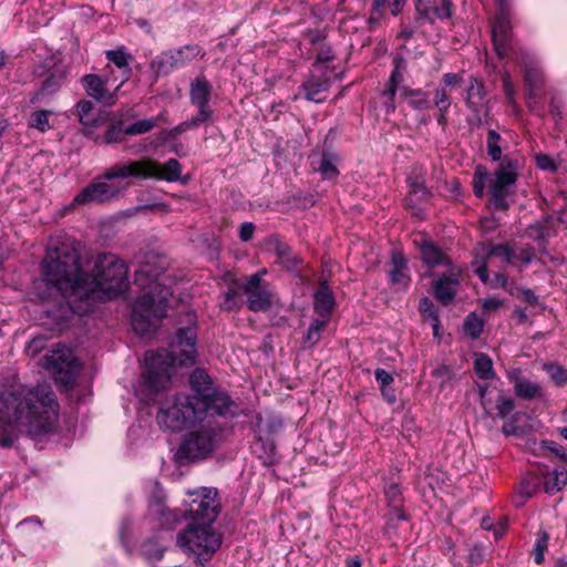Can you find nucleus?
<instances>
[{"mask_svg": "<svg viewBox=\"0 0 567 567\" xmlns=\"http://www.w3.org/2000/svg\"><path fill=\"white\" fill-rule=\"evenodd\" d=\"M41 277L33 282V293L43 302H54L56 309L47 313L58 322L75 313L90 311L85 272L78 247L71 243L49 246L40 266Z\"/></svg>", "mask_w": 567, "mask_h": 567, "instance_id": "1", "label": "nucleus"}, {"mask_svg": "<svg viewBox=\"0 0 567 567\" xmlns=\"http://www.w3.org/2000/svg\"><path fill=\"white\" fill-rule=\"evenodd\" d=\"M189 384L192 394H176L162 403L156 415L162 427L178 432L210 416L235 415L236 402L214 384L205 370L195 369L189 377Z\"/></svg>", "mask_w": 567, "mask_h": 567, "instance_id": "2", "label": "nucleus"}, {"mask_svg": "<svg viewBox=\"0 0 567 567\" xmlns=\"http://www.w3.org/2000/svg\"><path fill=\"white\" fill-rule=\"evenodd\" d=\"M58 415L55 395L45 385L3 394L0 398V446H12L20 427L34 439L52 432Z\"/></svg>", "mask_w": 567, "mask_h": 567, "instance_id": "3", "label": "nucleus"}, {"mask_svg": "<svg viewBox=\"0 0 567 567\" xmlns=\"http://www.w3.org/2000/svg\"><path fill=\"white\" fill-rule=\"evenodd\" d=\"M169 275L162 274L155 277L150 275L147 267L135 270V284L143 289V293L136 299L132 327L141 336L151 333L158 321L166 316L167 303L173 295Z\"/></svg>", "mask_w": 567, "mask_h": 567, "instance_id": "4", "label": "nucleus"}, {"mask_svg": "<svg viewBox=\"0 0 567 567\" xmlns=\"http://www.w3.org/2000/svg\"><path fill=\"white\" fill-rule=\"evenodd\" d=\"M196 333L193 328H182L177 331L176 340L169 350L159 349L145 352V372L143 378L147 385L158 392L167 385L172 378V369L178 365H189L196 358Z\"/></svg>", "mask_w": 567, "mask_h": 567, "instance_id": "5", "label": "nucleus"}, {"mask_svg": "<svg viewBox=\"0 0 567 567\" xmlns=\"http://www.w3.org/2000/svg\"><path fill=\"white\" fill-rule=\"evenodd\" d=\"M87 302L92 309L94 299H112L123 292L127 286V267L124 261L111 254L99 255L93 262L91 274L85 272Z\"/></svg>", "mask_w": 567, "mask_h": 567, "instance_id": "6", "label": "nucleus"}, {"mask_svg": "<svg viewBox=\"0 0 567 567\" xmlns=\"http://www.w3.org/2000/svg\"><path fill=\"white\" fill-rule=\"evenodd\" d=\"M523 166V158L519 156H504L494 172V177L483 166H477L473 175V192L477 197H483L487 184L489 185L491 200L495 208L506 209L507 197L511 187L515 185L518 171Z\"/></svg>", "mask_w": 567, "mask_h": 567, "instance_id": "7", "label": "nucleus"}, {"mask_svg": "<svg viewBox=\"0 0 567 567\" xmlns=\"http://www.w3.org/2000/svg\"><path fill=\"white\" fill-rule=\"evenodd\" d=\"M182 165L175 158H169L165 164L152 159L131 161L116 164L105 172L106 179L136 177L142 179H158L177 182L181 179Z\"/></svg>", "mask_w": 567, "mask_h": 567, "instance_id": "8", "label": "nucleus"}, {"mask_svg": "<svg viewBox=\"0 0 567 567\" xmlns=\"http://www.w3.org/2000/svg\"><path fill=\"white\" fill-rule=\"evenodd\" d=\"M176 542L185 553L193 555L203 565L220 547L221 535L212 525L190 524L178 533Z\"/></svg>", "mask_w": 567, "mask_h": 567, "instance_id": "9", "label": "nucleus"}, {"mask_svg": "<svg viewBox=\"0 0 567 567\" xmlns=\"http://www.w3.org/2000/svg\"><path fill=\"white\" fill-rule=\"evenodd\" d=\"M221 440V427L210 420L198 430L185 435L178 450L181 463L204 460L209 456Z\"/></svg>", "mask_w": 567, "mask_h": 567, "instance_id": "10", "label": "nucleus"}, {"mask_svg": "<svg viewBox=\"0 0 567 567\" xmlns=\"http://www.w3.org/2000/svg\"><path fill=\"white\" fill-rule=\"evenodd\" d=\"M44 368L53 375L56 383L66 389L73 385L80 370L72 350L64 346H58L45 355Z\"/></svg>", "mask_w": 567, "mask_h": 567, "instance_id": "11", "label": "nucleus"}, {"mask_svg": "<svg viewBox=\"0 0 567 567\" xmlns=\"http://www.w3.org/2000/svg\"><path fill=\"white\" fill-rule=\"evenodd\" d=\"M192 497L186 509L187 518L192 524L212 525L220 511V503L217 499V489L213 487H200L196 492H189Z\"/></svg>", "mask_w": 567, "mask_h": 567, "instance_id": "12", "label": "nucleus"}, {"mask_svg": "<svg viewBox=\"0 0 567 567\" xmlns=\"http://www.w3.org/2000/svg\"><path fill=\"white\" fill-rule=\"evenodd\" d=\"M66 66L56 58L45 59L41 64L34 68L37 76H45L41 87L33 94L31 102L33 104L42 103L48 96L56 93L66 79Z\"/></svg>", "mask_w": 567, "mask_h": 567, "instance_id": "13", "label": "nucleus"}, {"mask_svg": "<svg viewBox=\"0 0 567 567\" xmlns=\"http://www.w3.org/2000/svg\"><path fill=\"white\" fill-rule=\"evenodd\" d=\"M197 56H204V51L198 44H186L181 48L162 52L151 62V69L158 76L167 74L175 69L183 68Z\"/></svg>", "mask_w": 567, "mask_h": 567, "instance_id": "14", "label": "nucleus"}, {"mask_svg": "<svg viewBox=\"0 0 567 567\" xmlns=\"http://www.w3.org/2000/svg\"><path fill=\"white\" fill-rule=\"evenodd\" d=\"M516 250L508 244L494 245L491 243L478 244L474 249V260L472 265L475 267V274L483 284H487L489 274L487 270V260L491 257L499 258L506 265L515 264Z\"/></svg>", "mask_w": 567, "mask_h": 567, "instance_id": "15", "label": "nucleus"}, {"mask_svg": "<svg viewBox=\"0 0 567 567\" xmlns=\"http://www.w3.org/2000/svg\"><path fill=\"white\" fill-rule=\"evenodd\" d=\"M492 38L495 52L499 59H504L514 52L509 16L504 9H501V12L492 22Z\"/></svg>", "mask_w": 567, "mask_h": 567, "instance_id": "16", "label": "nucleus"}, {"mask_svg": "<svg viewBox=\"0 0 567 567\" xmlns=\"http://www.w3.org/2000/svg\"><path fill=\"white\" fill-rule=\"evenodd\" d=\"M104 181H97L84 187L73 199L74 205L100 204L117 196L121 189L111 183H107L105 174Z\"/></svg>", "mask_w": 567, "mask_h": 567, "instance_id": "17", "label": "nucleus"}, {"mask_svg": "<svg viewBox=\"0 0 567 567\" xmlns=\"http://www.w3.org/2000/svg\"><path fill=\"white\" fill-rule=\"evenodd\" d=\"M109 81V78L103 79L97 74H86L82 78L81 83L90 97L107 106H112L117 100L118 90L115 87L114 91L111 92L107 89Z\"/></svg>", "mask_w": 567, "mask_h": 567, "instance_id": "18", "label": "nucleus"}, {"mask_svg": "<svg viewBox=\"0 0 567 567\" xmlns=\"http://www.w3.org/2000/svg\"><path fill=\"white\" fill-rule=\"evenodd\" d=\"M243 291L247 295V306L251 311H267L272 305V295L259 285L258 276H249Z\"/></svg>", "mask_w": 567, "mask_h": 567, "instance_id": "19", "label": "nucleus"}, {"mask_svg": "<svg viewBox=\"0 0 567 567\" xmlns=\"http://www.w3.org/2000/svg\"><path fill=\"white\" fill-rule=\"evenodd\" d=\"M522 60L525 68V85L527 91V105L528 107L537 112V90L543 83V72L538 68L537 62L533 56H529L528 54L522 53Z\"/></svg>", "mask_w": 567, "mask_h": 567, "instance_id": "20", "label": "nucleus"}, {"mask_svg": "<svg viewBox=\"0 0 567 567\" xmlns=\"http://www.w3.org/2000/svg\"><path fill=\"white\" fill-rule=\"evenodd\" d=\"M190 102L198 109L197 115L202 118L209 121L213 115V110L209 106L212 95V85L205 78H196L190 83Z\"/></svg>", "mask_w": 567, "mask_h": 567, "instance_id": "21", "label": "nucleus"}, {"mask_svg": "<svg viewBox=\"0 0 567 567\" xmlns=\"http://www.w3.org/2000/svg\"><path fill=\"white\" fill-rule=\"evenodd\" d=\"M460 270L451 268L435 282V297L444 306L455 297L458 287Z\"/></svg>", "mask_w": 567, "mask_h": 567, "instance_id": "22", "label": "nucleus"}, {"mask_svg": "<svg viewBox=\"0 0 567 567\" xmlns=\"http://www.w3.org/2000/svg\"><path fill=\"white\" fill-rule=\"evenodd\" d=\"M150 514L158 519L163 528L172 529L181 523L182 518H187L186 511L171 509L159 499L153 501L150 505Z\"/></svg>", "mask_w": 567, "mask_h": 567, "instance_id": "23", "label": "nucleus"}, {"mask_svg": "<svg viewBox=\"0 0 567 567\" xmlns=\"http://www.w3.org/2000/svg\"><path fill=\"white\" fill-rule=\"evenodd\" d=\"M416 10L429 20L447 19L452 16L451 0H419Z\"/></svg>", "mask_w": 567, "mask_h": 567, "instance_id": "24", "label": "nucleus"}, {"mask_svg": "<svg viewBox=\"0 0 567 567\" xmlns=\"http://www.w3.org/2000/svg\"><path fill=\"white\" fill-rule=\"evenodd\" d=\"M390 281L401 288H406L410 281L408 275L406 260L399 251H393L391 256V269L389 271Z\"/></svg>", "mask_w": 567, "mask_h": 567, "instance_id": "25", "label": "nucleus"}, {"mask_svg": "<svg viewBox=\"0 0 567 567\" xmlns=\"http://www.w3.org/2000/svg\"><path fill=\"white\" fill-rule=\"evenodd\" d=\"M269 243L277 256V264L287 270H292L297 267L299 259L292 254L291 248L286 243L277 237L271 238Z\"/></svg>", "mask_w": 567, "mask_h": 567, "instance_id": "26", "label": "nucleus"}, {"mask_svg": "<svg viewBox=\"0 0 567 567\" xmlns=\"http://www.w3.org/2000/svg\"><path fill=\"white\" fill-rule=\"evenodd\" d=\"M105 56L121 70V82L116 86V90H120L131 78L132 70L128 66L130 54L124 50V48H120L106 51Z\"/></svg>", "mask_w": 567, "mask_h": 567, "instance_id": "27", "label": "nucleus"}, {"mask_svg": "<svg viewBox=\"0 0 567 567\" xmlns=\"http://www.w3.org/2000/svg\"><path fill=\"white\" fill-rule=\"evenodd\" d=\"M466 104L475 113H480L485 105V89L476 78H471L466 91Z\"/></svg>", "mask_w": 567, "mask_h": 567, "instance_id": "28", "label": "nucleus"}, {"mask_svg": "<svg viewBox=\"0 0 567 567\" xmlns=\"http://www.w3.org/2000/svg\"><path fill=\"white\" fill-rule=\"evenodd\" d=\"M315 310L324 319L329 320L330 313L334 307V298L326 284L321 285L315 293Z\"/></svg>", "mask_w": 567, "mask_h": 567, "instance_id": "29", "label": "nucleus"}, {"mask_svg": "<svg viewBox=\"0 0 567 567\" xmlns=\"http://www.w3.org/2000/svg\"><path fill=\"white\" fill-rule=\"evenodd\" d=\"M543 484L545 492L548 494H555L561 491L567 484V470L558 466L546 472L543 476Z\"/></svg>", "mask_w": 567, "mask_h": 567, "instance_id": "30", "label": "nucleus"}, {"mask_svg": "<svg viewBox=\"0 0 567 567\" xmlns=\"http://www.w3.org/2000/svg\"><path fill=\"white\" fill-rule=\"evenodd\" d=\"M329 89V80H319L311 78L302 84L305 97L309 101L321 103L326 100L323 95Z\"/></svg>", "mask_w": 567, "mask_h": 567, "instance_id": "31", "label": "nucleus"}, {"mask_svg": "<svg viewBox=\"0 0 567 567\" xmlns=\"http://www.w3.org/2000/svg\"><path fill=\"white\" fill-rule=\"evenodd\" d=\"M421 256L423 261L430 267L450 265V258L431 241H426L421 246Z\"/></svg>", "mask_w": 567, "mask_h": 567, "instance_id": "32", "label": "nucleus"}, {"mask_svg": "<svg viewBox=\"0 0 567 567\" xmlns=\"http://www.w3.org/2000/svg\"><path fill=\"white\" fill-rule=\"evenodd\" d=\"M474 371L478 378L492 380L496 377L492 359L483 352L474 353Z\"/></svg>", "mask_w": 567, "mask_h": 567, "instance_id": "33", "label": "nucleus"}, {"mask_svg": "<svg viewBox=\"0 0 567 567\" xmlns=\"http://www.w3.org/2000/svg\"><path fill=\"white\" fill-rule=\"evenodd\" d=\"M123 113L118 114V118H114L110 124L104 135L106 144L122 143L125 140L126 126L123 125Z\"/></svg>", "mask_w": 567, "mask_h": 567, "instance_id": "34", "label": "nucleus"}, {"mask_svg": "<svg viewBox=\"0 0 567 567\" xmlns=\"http://www.w3.org/2000/svg\"><path fill=\"white\" fill-rule=\"evenodd\" d=\"M515 393L517 396L527 400H533L543 395L540 385L526 379H517L515 381Z\"/></svg>", "mask_w": 567, "mask_h": 567, "instance_id": "35", "label": "nucleus"}, {"mask_svg": "<svg viewBox=\"0 0 567 567\" xmlns=\"http://www.w3.org/2000/svg\"><path fill=\"white\" fill-rule=\"evenodd\" d=\"M433 102H434V105L440 111L437 122L440 124H444L446 122V113L451 106V99H450L445 87H437L435 90Z\"/></svg>", "mask_w": 567, "mask_h": 567, "instance_id": "36", "label": "nucleus"}, {"mask_svg": "<svg viewBox=\"0 0 567 567\" xmlns=\"http://www.w3.org/2000/svg\"><path fill=\"white\" fill-rule=\"evenodd\" d=\"M493 404V415L499 419H506L514 410V400L503 393H498Z\"/></svg>", "mask_w": 567, "mask_h": 567, "instance_id": "37", "label": "nucleus"}, {"mask_svg": "<svg viewBox=\"0 0 567 567\" xmlns=\"http://www.w3.org/2000/svg\"><path fill=\"white\" fill-rule=\"evenodd\" d=\"M549 538V534L544 529H539L536 534L533 555L537 565H540L545 559V553L548 548Z\"/></svg>", "mask_w": 567, "mask_h": 567, "instance_id": "38", "label": "nucleus"}, {"mask_svg": "<svg viewBox=\"0 0 567 567\" xmlns=\"http://www.w3.org/2000/svg\"><path fill=\"white\" fill-rule=\"evenodd\" d=\"M79 120L85 126H94L96 116L94 114V105L91 101L82 100L76 105Z\"/></svg>", "mask_w": 567, "mask_h": 567, "instance_id": "39", "label": "nucleus"}, {"mask_svg": "<svg viewBox=\"0 0 567 567\" xmlns=\"http://www.w3.org/2000/svg\"><path fill=\"white\" fill-rule=\"evenodd\" d=\"M142 555L147 560H157L163 557L164 546L156 537L155 539L146 540L141 546Z\"/></svg>", "mask_w": 567, "mask_h": 567, "instance_id": "40", "label": "nucleus"}, {"mask_svg": "<svg viewBox=\"0 0 567 567\" xmlns=\"http://www.w3.org/2000/svg\"><path fill=\"white\" fill-rule=\"evenodd\" d=\"M161 116L162 115H159L157 117L144 118V120L137 121V122L126 126V134L132 136V135L145 134V133L152 131L157 125V122Z\"/></svg>", "mask_w": 567, "mask_h": 567, "instance_id": "41", "label": "nucleus"}, {"mask_svg": "<svg viewBox=\"0 0 567 567\" xmlns=\"http://www.w3.org/2000/svg\"><path fill=\"white\" fill-rule=\"evenodd\" d=\"M328 321V319L321 317L315 319L308 328L305 342L309 346H315L320 340L321 332L326 328Z\"/></svg>", "mask_w": 567, "mask_h": 567, "instance_id": "42", "label": "nucleus"}, {"mask_svg": "<svg viewBox=\"0 0 567 567\" xmlns=\"http://www.w3.org/2000/svg\"><path fill=\"white\" fill-rule=\"evenodd\" d=\"M501 140H502V137L496 131H494V130L488 131L486 147H487V154L493 161L503 159L502 158V147L499 145Z\"/></svg>", "mask_w": 567, "mask_h": 567, "instance_id": "43", "label": "nucleus"}, {"mask_svg": "<svg viewBox=\"0 0 567 567\" xmlns=\"http://www.w3.org/2000/svg\"><path fill=\"white\" fill-rule=\"evenodd\" d=\"M484 328L483 320L475 313H470L464 321V331L472 339L481 336Z\"/></svg>", "mask_w": 567, "mask_h": 567, "instance_id": "44", "label": "nucleus"}, {"mask_svg": "<svg viewBox=\"0 0 567 567\" xmlns=\"http://www.w3.org/2000/svg\"><path fill=\"white\" fill-rule=\"evenodd\" d=\"M419 310L424 317L431 320V324L434 329V332L436 333L440 326V319L436 315L433 302L429 298L421 299Z\"/></svg>", "mask_w": 567, "mask_h": 567, "instance_id": "45", "label": "nucleus"}, {"mask_svg": "<svg viewBox=\"0 0 567 567\" xmlns=\"http://www.w3.org/2000/svg\"><path fill=\"white\" fill-rule=\"evenodd\" d=\"M408 103L416 110L430 109V101L426 93L421 90L409 91L406 94Z\"/></svg>", "mask_w": 567, "mask_h": 567, "instance_id": "46", "label": "nucleus"}, {"mask_svg": "<svg viewBox=\"0 0 567 567\" xmlns=\"http://www.w3.org/2000/svg\"><path fill=\"white\" fill-rule=\"evenodd\" d=\"M51 112L47 110H40L31 114L29 126L45 132L50 128L49 114Z\"/></svg>", "mask_w": 567, "mask_h": 567, "instance_id": "47", "label": "nucleus"}, {"mask_svg": "<svg viewBox=\"0 0 567 567\" xmlns=\"http://www.w3.org/2000/svg\"><path fill=\"white\" fill-rule=\"evenodd\" d=\"M318 172L324 179H332L339 174L334 162L330 156L327 155H323L320 159Z\"/></svg>", "mask_w": 567, "mask_h": 567, "instance_id": "48", "label": "nucleus"}, {"mask_svg": "<svg viewBox=\"0 0 567 567\" xmlns=\"http://www.w3.org/2000/svg\"><path fill=\"white\" fill-rule=\"evenodd\" d=\"M429 195V192L423 183L421 182H414L411 184V190L409 196L406 197V204L412 206L417 200L425 199Z\"/></svg>", "mask_w": 567, "mask_h": 567, "instance_id": "49", "label": "nucleus"}, {"mask_svg": "<svg viewBox=\"0 0 567 567\" xmlns=\"http://www.w3.org/2000/svg\"><path fill=\"white\" fill-rule=\"evenodd\" d=\"M240 299L239 293L236 289H229L223 295L220 300V308L227 311H231L239 308Z\"/></svg>", "mask_w": 567, "mask_h": 567, "instance_id": "50", "label": "nucleus"}, {"mask_svg": "<svg viewBox=\"0 0 567 567\" xmlns=\"http://www.w3.org/2000/svg\"><path fill=\"white\" fill-rule=\"evenodd\" d=\"M401 487L398 483L390 482L384 486V494L390 505H399L401 501Z\"/></svg>", "mask_w": 567, "mask_h": 567, "instance_id": "51", "label": "nucleus"}, {"mask_svg": "<svg viewBox=\"0 0 567 567\" xmlns=\"http://www.w3.org/2000/svg\"><path fill=\"white\" fill-rule=\"evenodd\" d=\"M546 370L550 377V379L557 385H564L567 382V371L557 364L546 365Z\"/></svg>", "mask_w": 567, "mask_h": 567, "instance_id": "52", "label": "nucleus"}, {"mask_svg": "<svg viewBox=\"0 0 567 567\" xmlns=\"http://www.w3.org/2000/svg\"><path fill=\"white\" fill-rule=\"evenodd\" d=\"M488 385H478V394L481 399V405L487 416L493 415V401L488 396Z\"/></svg>", "mask_w": 567, "mask_h": 567, "instance_id": "53", "label": "nucleus"}, {"mask_svg": "<svg viewBox=\"0 0 567 567\" xmlns=\"http://www.w3.org/2000/svg\"><path fill=\"white\" fill-rule=\"evenodd\" d=\"M502 82H503V91L506 96V100L508 101V103L514 105L516 91H515L514 84L511 80V75L508 72H505L503 74Z\"/></svg>", "mask_w": 567, "mask_h": 567, "instance_id": "54", "label": "nucleus"}, {"mask_svg": "<svg viewBox=\"0 0 567 567\" xmlns=\"http://www.w3.org/2000/svg\"><path fill=\"white\" fill-rule=\"evenodd\" d=\"M207 121L202 118L200 116L198 115H195L193 116L192 118L187 120V121H184L182 123H179L174 130H173V133L174 134H181V133H184L186 132L187 130L189 128H193V127H197L198 125L200 124H204L206 123Z\"/></svg>", "mask_w": 567, "mask_h": 567, "instance_id": "55", "label": "nucleus"}, {"mask_svg": "<svg viewBox=\"0 0 567 567\" xmlns=\"http://www.w3.org/2000/svg\"><path fill=\"white\" fill-rule=\"evenodd\" d=\"M44 347L45 339L43 337H35L28 342L25 347V352L31 357H35L44 349Z\"/></svg>", "mask_w": 567, "mask_h": 567, "instance_id": "56", "label": "nucleus"}, {"mask_svg": "<svg viewBox=\"0 0 567 567\" xmlns=\"http://www.w3.org/2000/svg\"><path fill=\"white\" fill-rule=\"evenodd\" d=\"M534 258V249L532 247L522 248L516 251L515 262L519 261L524 266L529 265Z\"/></svg>", "mask_w": 567, "mask_h": 567, "instance_id": "57", "label": "nucleus"}, {"mask_svg": "<svg viewBox=\"0 0 567 567\" xmlns=\"http://www.w3.org/2000/svg\"><path fill=\"white\" fill-rule=\"evenodd\" d=\"M536 165L537 167L544 171H556L554 159L545 154H538L536 156Z\"/></svg>", "mask_w": 567, "mask_h": 567, "instance_id": "58", "label": "nucleus"}, {"mask_svg": "<svg viewBox=\"0 0 567 567\" xmlns=\"http://www.w3.org/2000/svg\"><path fill=\"white\" fill-rule=\"evenodd\" d=\"M374 375L380 388H386L393 382V377L384 369H377Z\"/></svg>", "mask_w": 567, "mask_h": 567, "instance_id": "59", "label": "nucleus"}, {"mask_svg": "<svg viewBox=\"0 0 567 567\" xmlns=\"http://www.w3.org/2000/svg\"><path fill=\"white\" fill-rule=\"evenodd\" d=\"M255 231V225L252 223H243L239 227V238L243 241H248L252 238Z\"/></svg>", "mask_w": 567, "mask_h": 567, "instance_id": "60", "label": "nucleus"}, {"mask_svg": "<svg viewBox=\"0 0 567 567\" xmlns=\"http://www.w3.org/2000/svg\"><path fill=\"white\" fill-rule=\"evenodd\" d=\"M462 83V76L456 73H446L443 75L445 86H458Z\"/></svg>", "mask_w": 567, "mask_h": 567, "instance_id": "61", "label": "nucleus"}, {"mask_svg": "<svg viewBox=\"0 0 567 567\" xmlns=\"http://www.w3.org/2000/svg\"><path fill=\"white\" fill-rule=\"evenodd\" d=\"M529 230H530L532 236L535 235L538 239H542V240L549 236L548 230L540 225L532 226L529 228Z\"/></svg>", "mask_w": 567, "mask_h": 567, "instance_id": "62", "label": "nucleus"}, {"mask_svg": "<svg viewBox=\"0 0 567 567\" xmlns=\"http://www.w3.org/2000/svg\"><path fill=\"white\" fill-rule=\"evenodd\" d=\"M501 306V300L497 298H488L483 301V309L485 311H494Z\"/></svg>", "mask_w": 567, "mask_h": 567, "instance_id": "63", "label": "nucleus"}, {"mask_svg": "<svg viewBox=\"0 0 567 567\" xmlns=\"http://www.w3.org/2000/svg\"><path fill=\"white\" fill-rule=\"evenodd\" d=\"M433 375L440 378L442 382L450 379V370L445 365H440L433 371Z\"/></svg>", "mask_w": 567, "mask_h": 567, "instance_id": "64", "label": "nucleus"}]
</instances>
